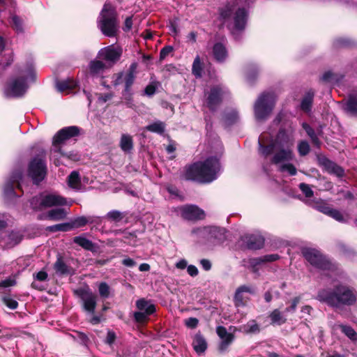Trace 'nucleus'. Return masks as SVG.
I'll return each instance as SVG.
<instances>
[{
  "instance_id": "f257e3e1",
  "label": "nucleus",
  "mask_w": 357,
  "mask_h": 357,
  "mask_svg": "<svg viewBox=\"0 0 357 357\" xmlns=\"http://www.w3.org/2000/svg\"><path fill=\"white\" fill-rule=\"evenodd\" d=\"M221 169L220 160L214 156L184 167L183 177L185 181L201 184L210 183L218 178Z\"/></svg>"
},
{
  "instance_id": "f03ea898",
  "label": "nucleus",
  "mask_w": 357,
  "mask_h": 357,
  "mask_svg": "<svg viewBox=\"0 0 357 357\" xmlns=\"http://www.w3.org/2000/svg\"><path fill=\"white\" fill-rule=\"evenodd\" d=\"M317 299L330 307L340 308L354 305L357 300V293L347 285L337 284L333 288L319 290Z\"/></svg>"
},
{
  "instance_id": "7ed1b4c3",
  "label": "nucleus",
  "mask_w": 357,
  "mask_h": 357,
  "mask_svg": "<svg viewBox=\"0 0 357 357\" xmlns=\"http://www.w3.org/2000/svg\"><path fill=\"white\" fill-rule=\"evenodd\" d=\"M98 27L102 33L109 38L116 37L119 31L118 13L110 4L103 6L98 20Z\"/></svg>"
},
{
  "instance_id": "20e7f679",
  "label": "nucleus",
  "mask_w": 357,
  "mask_h": 357,
  "mask_svg": "<svg viewBox=\"0 0 357 357\" xmlns=\"http://www.w3.org/2000/svg\"><path fill=\"white\" fill-rule=\"evenodd\" d=\"M301 255L313 267L321 271L335 272L337 270V264L332 261L319 250L312 248H303Z\"/></svg>"
},
{
  "instance_id": "39448f33",
  "label": "nucleus",
  "mask_w": 357,
  "mask_h": 357,
  "mask_svg": "<svg viewBox=\"0 0 357 357\" xmlns=\"http://www.w3.org/2000/svg\"><path fill=\"white\" fill-rule=\"evenodd\" d=\"M275 105V96L271 92L260 94L254 105V113L257 121H264L271 114Z\"/></svg>"
},
{
  "instance_id": "423d86ee",
  "label": "nucleus",
  "mask_w": 357,
  "mask_h": 357,
  "mask_svg": "<svg viewBox=\"0 0 357 357\" xmlns=\"http://www.w3.org/2000/svg\"><path fill=\"white\" fill-rule=\"evenodd\" d=\"M137 66V63L133 62L126 72L121 71L113 75L114 86H116L124 83V89L122 93L126 100H130L132 98L131 88L136 78Z\"/></svg>"
},
{
  "instance_id": "0eeeda50",
  "label": "nucleus",
  "mask_w": 357,
  "mask_h": 357,
  "mask_svg": "<svg viewBox=\"0 0 357 357\" xmlns=\"http://www.w3.org/2000/svg\"><path fill=\"white\" fill-rule=\"evenodd\" d=\"M47 173L45 155H37L31 160L28 165L27 174L33 184L39 185L46 177Z\"/></svg>"
},
{
  "instance_id": "6e6552de",
  "label": "nucleus",
  "mask_w": 357,
  "mask_h": 357,
  "mask_svg": "<svg viewBox=\"0 0 357 357\" xmlns=\"http://www.w3.org/2000/svg\"><path fill=\"white\" fill-rule=\"evenodd\" d=\"M23 175L20 171L13 172L3 187V197L6 201H12L23 195L20 184Z\"/></svg>"
},
{
  "instance_id": "1a4fd4ad",
  "label": "nucleus",
  "mask_w": 357,
  "mask_h": 357,
  "mask_svg": "<svg viewBox=\"0 0 357 357\" xmlns=\"http://www.w3.org/2000/svg\"><path fill=\"white\" fill-rule=\"evenodd\" d=\"M225 89L222 84H216L211 86L206 98V104L208 109L215 112L218 106L223 102Z\"/></svg>"
},
{
  "instance_id": "9d476101",
  "label": "nucleus",
  "mask_w": 357,
  "mask_h": 357,
  "mask_svg": "<svg viewBox=\"0 0 357 357\" xmlns=\"http://www.w3.org/2000/svg\"><path fill=\"white\" fill-rule=\"evenodd\" d=\"M82 130V128L77 126H67L60 129L53 137L52 146L54 148L61 146L66 141L79 136Z\"/></svg>"
},
{
  "instance_id": "9b49d317",
  "label": "nucleus",
  "mask_w": 357,
  "mask_h": 357,
  "mask_svg": "<svg viewBox=\"0 0 357 357\" xmlns=\"http://www.w3.org/2000/svg\"><path fill=\"white\" fill-rule=\"evenodd\" d=\"M197 233L200 237L212 243H219L225 239V229L215 226L197 229Z\"/></svg>"
},
{
  "instance_id": "f8f14e48",
  "label": "nucleus",
  "mask_w": 357,
  "mask_h": 357,
  "mask_svg": "<svg viewBox=\"0 0 357 357\" xmlns=\"http://www.w3.org/2000/svg\"><path fill=\"white\" fill-rule=\"evenodd\" d=\"M264 238L259 234H247L240 237L241 247L251 250L261 249L264 245Z\"/></svg>"
},
{
  "instance_id": "ddd939ff",
  "label": "nucleus",
  "mask_w": 357,
  "mask_h": 357,
  "mask_svg": "<svg viewBox=\"0 0 357 357\" xmlns=\"http://www.w3.org/2000/svg\"><path fill=\"white\" fill-rule=\"evenodd\" d=\"M216 333L220 339L218 351L220 354H224L228 351L229 347L234 342L235 335L231 333H228L227 328L223 326L216 327Z\"/></svg>"
},
{
  "instance_id": "4468645a",
  "label": "nucleus",
  "mask_w": 357,
  "mask_h": 357,
  "mask_svg": "<svg viewBox=\"0 0 357 357\" xmlns=\"http://www.w3.org/2000/svg\"><path fill=\"white\" fill-rule=\"evenodd\" d=\"M26 83L24 77L15 79L9 86L6 89L5 93L7 97L19 98L24 96L26 91Z\"/></svg>"
},
{
  "instance_id": "2eb2a0df",
  "label": "nucleus",
  "mask_w": 357,
  "mask_h": 357,
  "mask_svg": "<svg viewBox=\"0 0 357 357\" xmlns=\"http://www.w3.org/2000/svg\"><path fill=\"white\" fill-rule=\"evenodd\" d=\"M318 162L319 165L324 168V170L328 174H334L339 178L344 176V169L326 156L319 157Z\"/></svg>"
},
{
  "instance_id": "dca6fc26",
  "label": "nucleus",
  "mask_w": 357,
  "mask_h": 357,
  "mask_svg": "<svg viewBox=\"0 0 357 357\" xmlns=\"http://www.w3.org/2000/svg\"><path fill=\"white\" fill-rule=\"evenodd\" d=\"M277 151L272 157L271 162L274 165H278L283 162H290L294 159L293 148L276 147Z\"/></svg>"
},
{
  "instance_id": "f3484780",
  "label": "nucleus",
  "mask_w": 357,
  "mask_h": 357,
  "mask_svg": "<svg viewBox=\"0 0 357 357\" xmlns=\"http://www.w3.org/2000/svg\"><path fill=\"white\" fill-rule=\"evenodd\" d=\"M181 216L187 220H197L204 218V211L195 205L185 206L181 209Z\"/></svg>"
},
{
  "instance_id": "a211bd4d",
  "label": "nucleus",
  "mask_w": 357,
  "mask_h": 357,
  "mask_svg": "<svg viewBox=\"0 0 357 357\" xmlns=\"http://www.w3.org/2000/svg\"><path fill=\"white\" fill-rule=\"evenodd\" d=\"M248 19V12L243 8H238L234 15V29L238 32L245 30Z\"/></svg>"
},
{
  "instance_id": "6ab92c4d",
  "label": "nucleus",
  "mask_w": 357,
  "mask_h": 357,
  "mask_svg": "<svg viewBox=\"0 0 357 357\" xmlns=\"http://www.w3.org/2000/svg\"><path fill=\"white\" fill-rule=\"evenodd\" d=\"M274 142L276 147H294V138L284 127L280 128L275 135Z\"/></svg>"
},
{
  "instance_id": "aec40b11",
  "label": "nucleus",
  "mask_w": 357,
  "mask_h": 357,
  "mask_svg": "<svg viewBox=\"0 0 357 357\" xmlns=\"http://www.w3.org/2000/svg\"><path fill=\"white\" fill-rule=\"evenodd\" d=\"M121 54V49H116L112 46H107L98 52V57L106 61L114 63L120 59Z\"/></svg>"
},
{
  "instance_id": "412c9836",
  "label": "nucleus",
  "mask_w": 357,
  "mask_h": 357,
  "mask_svg": "<svg viewBox=\"0 0 357 357\" xmlns=\"http://www.w3.org/2000/svg\"><path fill=\"white\" fill-rule=\"evenodd\" d=\"M243 293L255 294V290L250 286L241 285L238 287L234 296V303L236 307H243L246 305L248 298H245Z\"/></svg>"
},
{
  "instance_id": "4be33fe9",
  "label": "nucleus",
  "mask_w": 357,
  "mask_h": 357,
  "mask_svg": "<svg viewBox=\"0 0 357 357\" xmlns=\"http://www.w3.org/2000/svg\"><path fill=\"white\" fill-rule=\"evenodd\" d=\"M42 204L43 209L58 206H64L66 204V200L64 197L56 195H42Z\"/></svg>"
},
{
  "instance_id": "5701e85b",
  "label": "nucleus",
  "mask_w": 357,
  "mask_h": 357,
  "mask_svg": "<svg viewBox=\"0 0 357 357\" xmlns=\"http://www.w3.org/2000/svg\"><path fill=\"white\" fill-rule=\"evenodd\" d=\"M54 269L60 275H73L75 273L73 268L68 266L61 256L57 257L54 264Z\"/></svg>"
},
{
  "instance_id": "b1692460",
  "label": "nucleus",
  "mask_w": 357,
  "mask_h": 357,
  "mask_svg": "<svg viewBox=\"0 0 357 357\" xmlns=\"http://www.w3.org/2000/svg\"><path fill=\"white\" fill-rule=\"evenodd\" d=\"M215 60L218 63H223L228 56L226 47L222 43H215L212 49Z\"/></svg>"
},
{
  "instance_id": "393cba45",
  "label": "nucleus",
  "mask_w": 357,
  "mask_h": 357,
  "mask_svg": "<svg viewBox=\"0 0 357 357\" xmlns=\"http://www.w3.org/2000/svg\"><path fill=\"white\" fill-rule=\"evenodd\" d=\"M192 347L198 354L204 353L207 349V342L200 331L195 334L192 341Z\"/></svg>"
},
{
  "instance_id": "a878e982",
  "label": "nucleus",
  "mask_w": 357,
  "mask_h": 357,
  "mask_svg": "<svg viewBox=\"0 0 357 357\" xmlns=\"http://www.w3.org/2000/svg\"><path fill=\"white\" fill-rule=\"evenodd\" d=\"M344 109L349 115L357 116V93H350L348 96Z\"/></svg>"
},
{
  "instance_id": "bb28decb",
  "label": "nucleus",
  "mask_w": 357,
  "mask_h": 357,
  "mask_svg": "<svg viewBox=\"0 0 357 357\" xmlns=\"http://www.w3.org/2000/svg\"><path fill=\"white\" fill-rule=\"evenodd\" d=\"M155 312V305H151L147 309H146V312L139 310V312H134V319L137 324H144L149 320V316L152 315Z\"/></svg>"
},
{
  "instance_id": "cd10ccee",
  "label": "nucleus",
  "mask_w": 357,
  "mask_h": 357,
  "mask_svg": "<svg viewBox=\"0 0 357 357\" xmlns=\"http://www.w3.org/2000/svg\"><path fill=\"white\" fill-rule=\"evenodd\" d=\"M314 97V91L312 89L307 91L302 98L301 102V109L308 112L311 110Z\"/></svg>"
},
{
  "instance_id": "c85d7f7f",
  "label": "nucleus",
  "mask_w": 357,
  "mask_h": 357,
  "mask_svg": "<svg viewBox=\"0 0 357 357\" xmlns=\"http://www.w3.org/2000/svg\"><path fill=\"white\" fill-rule=\"evenodd\" d=\"M56 86L59 91L65 92L75 89L77 84L73 79L67 78L66 79L56 81Z\"/></svg>"
},
{
  "instance_id": "c756f323",
  "label": "nucleus",
  "mask_w": 357,
  "mask_h": 357,
  "mask_svg": "<svg viewBox=\"0 0 357 357\" xmlns=\"http://www.w3.org/2000/svg\"><path fill=\"white\" fill-rule=\"evenodd\" d=\"M97 222L95 220V218L93 217H85V216H79L76 218H75L73 221L70 222H68L70 230L74 229V228H79L84 227L88 223H93Z\"/></svg>"
},
{
  "instance_id": "7c9ffc66",
  "label": "nucleus",
  "mask_w": 357,
  "mask_h": 357,
  "mask_svg": "<svg viewBox=\"0 0 357 357\" xmlns=\"http://www.w3.org/2000/svg\"><path fill=\"white\" fill-rule=\"evenodd\" d=\"M357 45V43L349 38L339 37L334 40L333 47L335 48H352Z\"/></svg>"
},
{
  "instance_id": "2f4dec72",
  "label": "nucleus",
  "mask_w": 357,
  "mask_h": 357,
  "mask_svg": "<svg viewBox=\"0 0 357 357\" xmlns=\"http://www.w3.org/2000/svg\"><path fill=\"white\" fill-rule=\"evenodd\" d=\"M67 212L65 208H54L47 212V218L53 221H59L66 218Z\"/></svg>"
},
{
  "instance_id": "473e14b6",
  "label": "nucleus",
  "mask_w": 357,
  "mask_h": 357,
  "mask_svg": "<svg viewBox=\"0 0 357 357\" xmlns=\"http://www.w3.org/2000/svg\"><path fill=\"white\" fill-rule=\"evenodd\" d=\"M119 146L121 150L126 153L130 152L133 149L134 144L131 135L123 134L121 137Z\"/></svg>"
},
{
  "instance_id": "72a5a7b5",
  "label": "nucleus",
  "mask_w": 357,
  "mask_h": 357,
  "mask_svg": "<svg viewBox=\"0 0 357 357\" xmlns=\"http://www.w3.org/2000/svg\"><path fill=\"white\" fill-rule=\"evenodd\" d=\"M166 124L161 121H156L145 127V130L151 132L162 135L165 131Z\"/></svg>"
},
{
  "instance_id": "f704fd0d",
  "label": "nucleus",
  "mask_w": 357,
  "mask_h": 357,
  "mask_svg": "<svg viewBox=\"0 0 357 357\" xmlns=\"http://www.w3.org/2000/svg\"><path fill=\"white\" fill-rule=\"evenodd\" d=\"M73 242L86 250L93 252L95 249V244L89 239L78 236L73 238Z\"/></svg>"
},
{
  "instance_id": "c9c22d12",
  "label": "nucleus",
  "mask_w": 357,
  "mask_h": 357,
  "mask_svg": "<svg viewBox=\"0 0 357 357\" xmlns=\"http://www.w3.org/2000/svg\"><path fill=\"white\" fill-rule=\"evenodd\" d=\"M204 63L201 61L200 56L197 55L192 65V73L196 78H202L203 76Z\"/></svg>"
},
{
  "instance_id": "e433bc0d",
  "label": "nucleus",
  "mask_w": 357,
  "mask_h": 357,
  "mask_svg": "<svg viewBox=\"0 0 357 357\" xmlns=\"http://www.w3.org/2000/svg\"><path fill=\"white\" fill-rule=\"evenodd\" d=\"M97 296L96 294H90L89 296L86 297L84 301V308L86 311L93 314L96 307Z\"/></svg>"
},
{
  "instance_id": "4c0bfd02",
  "label": "nucleus",
  "mask_w": 357,
  "mask_h": 357,
  "mask_svg": "<svg viewBox=\"0 0 357 357\" xmlns=\"http://www.w3.org/2000/svg\"><path fill=\"white\" fill-rule=\"evenodd\" d=\"M219 20L223 22L230 19L233 13V7L230 3H227L224 7L218 8Z\"/></svg>"
},
{
  "instance_id": "58836bf2",
  "label": "nucleus",
  "mask_w": 357,
  "mask_h": 357,
  "mask_svg": "<svg viewBox=\"0 0 357 357\" xmlns=\"http://www.w3.org/2000/svg\"><path fill=\"white\" fill-rule=\"evenodd\" d=\"M238 119L237 112L232 110L225 112L222 116V121L226 126H231L236 123Z\"/></svg>"
},
{
  "instance_id": "ea45409f",
  "label": "nucleus",
  "mask_w": 357,
  "mask_h": 357,
  "mask_svg": "<svg viewBox=\"0 0 357 357\" xmlns=\"http://www.w3.org/2000/svg\"><path fill=\"white\" fill-rule=\"evenodd\" d=\"M68 185L71 188H79L81 185L80 176L78 172L73 171L68 176Z\"/></svg>"
},
{
  "instance_id": "a19ab883",
  "label": "nucleus",
  "mask_w": 357,
  "mask_h": 357,
  "mask_svg": "<svg viewBox=\"0 0 357 357\" xmlns=\"http://www.w3.org/2000/svg\"><path fill=\"white\" fill-rule=\"evenodd\" d=\"M271 324L282 325L284 324L287 319L283 317L281 312L278 309H275L269 315Z\"/></svg>"
},
{
  "instance_id": "79ce46f5",
  "label": "nucleus",
  "mask_w": 357,
  "mask_h": 357,
  "mask_svg": "<svg viewBox=\"0 0 357 357\" xmlns=\"http://www.w3.org/2000/svg\"><path fill=\"white\" fill-rule=\"evenodd\" d=\"M105 68V64L98 60L91 61L89 63V70L91 75L100 73Z\"/></svg>"
},
{
  "instance_id": "37998d69",
  "label": "nucleus",
  "mask_w": 357,
  "mask_h": 357,
  "mask_svg": "<svg viewBox=\"0 0 357 357\" xmlns=\"http://www.w3.org/2000/svg\"><path fill=\"white\" fill-rule=\"evenodd\" d=\"M259 151L261 155L264 157L266 158L268 155H271L276 147L275 142L270 143L268 144H264L259 142Z\"/></svg>"
},
{
  "instance_id": "c03bdc74",
  "label": "nucleus",
  "mask_w": 357,
  "mask_h": 357,
  "mask_svg": "<svg viewBox=\"0 0 357 357\" xmlns=\"http://www.w3.org/2000/svg\"><path fill=\"white\" fill-rule=\"evenodd\" d=\"M259 70L255 65H250L246 71V77L249 82L253 84L257 79Z\"/></svg>"
},
{
  "instance_id": "a18cd8bd",
  "label": "nucleus",
  "mask_w": 357,
  "mask_h": 357,
  "mask_svg": "<svg viewBox=\"0 0 357 357\" xmlns=\"http://www.w3.org/2000/svg\"><path fill=\"white\" fill-rule=\"evenodd\" d=\"M314 208L318 211L328 215L332 207H331L330 204L326 201L321 199L314 203Z\"/></svg>"
},
{
  "instance_id": "49530a36",
  "label": "nucleus",
  "mask_w": 357,
  "mask_h": 357,
  "mask_svg": "<svg viewBox=\"0 0 357 357\" xmlns=\"http://www.w3.org/2000/svg\"><path fill=\"white\" fill-rule=\"evenodd\" d=\"M30 207L35 211H41L43 210L42 204V195L34 196L29 199Z\"/></svg>"
},
{
  "instance_id": "de8ad7c7",
  "label": "nucleus",
  "mask_w": 357,
  "mask_h": 357,
  "mask_svg": "<svg viewBox=\"0 0 357 357\" xmlns=\"http://www.w3.org/2000/svg\"><path fill=\"white\" fill-rule=\"evenodd\" d=\"M340 328L341 329V331L351 340H357V333L351 326L346 325H340Z\"/></svg>"
},
{
  "instance_id": "09e8293b",
  "label": "nucleus",
  "mask_w": 357,
  "mask_h": 357,
  "mask_svg": "<svg viewBox=\"0 0 357 357\" xmlns=\"http://www.w3.org/2000/svg\"><path fill=\"white\" fill-rule=\"evenodd\" d=\"M244 332L249 334H256L260 332V328L255 320H251L244 326Z\"/></svg>"
},
{
  "instance_id": "8fccbe9b",
  "label": "nucleus",
  "mask_w": 357,
  "mask_h": 357,
  "mask_svg": "<svg viewBox=\"0 0 357 357\" xmlns=\"http://www.w3.org/2000/svg\"><path fill=\"white\" fill-rule=\"evenodd\" d=\"M56 149V151L59 153L62 157L66 158L73 161H79L80 159L79 155L73 151L65 152L61 146L55 147Z\"/></svg>"
},
{
  "instance_id": "3c124183",
  "label": "nucleus",
  "mask_w": 357,
  "mask_h": 357,
  "mask_svg": "<svg viewBox=\"0 0 357 357\" xmlns=\"http://www.w3.org/2000/svg\"><path fill=\"white\" fill-rule=\"evenodd\" d=\"M68 222H64L61 224H57L52 226H49L46 228V231L50 232H56V231H68L70 230Z\"/></svg>"
},
{
  "instance_id": "603ef678",
  "label": "nucleus",
  "mask_w": 357,
  "mask_h": 357,
  "mask_svg": "<svg viewBox=\"0 0 357 357\" xmlns=\"http://www.w3.org/2000/svg\"><path fill=\"white\" fill-rule=\"evenodd\" d=\"M123 213L121 212L113 210L108 212L106 215V218L111 221L120 222L124 218Z\"/></svg>"
},
{
  "instance_id": "864d4df0",
  "label": "nucleus",
  "mask_w": 357,
  "mask_h": 357,
  "mask_svg": "<svg viewBox=\"0 0 357 357\" xmlns=\"http://www.w3.org/2000/svg\"><path fill=\"white\" fill-rule=\"evenodd\" d=\"M310 151V146L307 141H301L298 144V152L301 156L307 155Z\"/></svg>"
},
{
  "instance_id": "5fc2aeb1",
  "label": "nucleus",
  "mask_w": 357,
  "mask_h": 357,
  "mask_svg": "<svg viewBox=\"0 0 357 357\" xmlns=\"http://www.w3.org/2000/svg\"><path fill=\"white\" fill-rule=\"evenodd\" d=\"M100 296L103 298H109L110 295V287L105 282H102L98 286Z\"/></svg>"
},
{
  "instance_id": "6e6d98bb",
  "label": "nucleus",
  "mask_w": 357,
  "mask_h": 357,
  "mask_svg": "<svg viewBox=\"0 0 357 357\" xmlns=\"http://www.w3.org/2000/svg\"><path fill=\"white\" fill-rule=\"evenodd\" d=\"M1 301L10 310H15L18 307V302L8 296H3L1 297Z\"/></svg>"
},
{
  "instance_id": "4d7b16f0",
  "label": "nucleus",
  "mask_w": 357,
  "mask_h": 357,
  "mask_svg": "<svg viewBox=\"0 0 357 357\" xmlns=\"http://www.w3.org/2000/svg\"><path fill=\"white\" fill-rule=\"evenodd\" d=\"M136 307L137 308L142 312H146V309H147L150 305H153L151 303V301L146 300L145 298H139L136 301Z\"/></svg>"
},
{
  "instance_id": "13d9d810",
  "label": "nucleus",
  "mask_w": 357,
  "mask_h": 357,
  "mask_svg": "<svg viewBox=\"0 0 357 357\" xmlns=\"http://www.w3.org/2000/svg\"><path fill=\"white\" fill-rule=\"evenodd\" d=\"M280 171L287 172L291 176H295L297 174L296 167L291 163L282 164L280 167Z\"/></svg>"
},
{
  "instance_id": "bf43d9fd",
  "label": "nucleus",
  "mask_w": 357,
  "mask_h": 357,
  "mask_svg": "<svg viewBox=\"0 0 357 357\" xmlns=\"http://www.w3.org/2000/svg\"><path fill=\"white\" fill-rule=\"evenodd\" d=\"M328 216L333 218L334 220L340 222H344L345 221L343 215L341 213V212L337 209L333 208H331Z\"/></svg>"
},
{
  "instance_id": "052dcab7",
  "label": "nucleus",
  "mask_w": 357,
  "mask_h": 357,
  "mask_svg": "<svg viewBox=\"0 0 357 357\" xmlns=\"http://www.w3.org/2000/svg\"><path fill=\"white\" fill-rule=\"evenodd\" d=\"M12 27L18 32L23 31L22 20L17 15L12 17Z\"/></svg>"
},
{
  "instance_id": "680f3d73",
  "label": "nucleus",
  "mask_w": 357,
  "mask_h": 357,
  "mask_svg": "<svg viewBox=\"0 0 357 357\" xmlns=\"http://www.w3.org/2000/svg\"><path fill=\"white\" fill-rule=\"evenodd\" d=\"M299 189L301 190V192L305 195V196L307 198H310L313 197L314 192L310 188V185L305 183H301L299 184Z\"/></svg>"
},
{
  "instance_id": "e2e57ef3",
  "label": "nucleus",
  "mask_w": 357,
  "mask_h": 357,
  "mask_svg": "<svg viewBox=\"0 0 357 357\" xmlns=\"http://www.w3.org/2000/svg\"><path fill=\"white\" fill-rule=\"evenodd\" d=\"M17 284V281L14 278L9 277L3 280L0 281V289L14 287Z\"/></svg>"
},
{
  "instance_id": "0e129e2a",
  "label": "nucleus",
  "mask_w": 357,
  "mask_h": 357,
  "mask_svg": "<svg viewBox=\"0 0 357 357\" xmlns=\"http://www.w3.org/2000/svg\"><path fill=\"white\" fill-rule=\"evenodd\" d=\"M173 50V47L170 45L162 47L160 52V60H164Z\"/></svg>"
},
{
  "instance_id": "69168bd1",
  "label": "nucleus",
  "mask_w": 357,
  "mask_h": 357,
  "mask_svg": "<svg viewBox=\"0 0 357 357\" xmlns=\"http://www.w3.org/2000/svg\"><path fill=\"white\" fill-rule=\"evenodd\" d=\"M116 339V335L115 332L109 330L107 331V337L105 340V343L109 346H112L114 343Z\"/></svg>"
},
{
  "instance_id": "338daca9",
  "label": "nucleus",
  "mask_w": 357,
  "mask_h": 357,
  "mask_svg": "<svg viewBox=\"0 0 357 357\" xmlns=\"http://www.w3.org/2000/svg\"><path fill=\"white\" fill-rule=\"evenodd\" d=\"M77 337L79 342L84 346H87L90 342L89 337L82 332H78Z\"/></svg>"
},
{
  "instance_id": "774afa93",
  "label": "nucleus",
  "mask_w": 357,
  "mask_h": 357,
  "mask_svg": "<svg viewBox=\"0 0 357 357\" xmlns=\"http://www.w3.org/2000/svg\"><path fill=\"white\" fill-rule=\"evenodd\" d=\"M261 259H263L264 263L273 262L280 259V255L278 254L266 255L262 256Z\"/></svg>"
}]
</instances>
